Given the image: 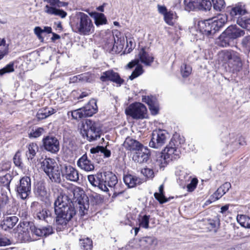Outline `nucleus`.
Wrapping results in <instances>:
<instances>
[{
    "label": "nucleus",
    "instance_id": "9b49d317",
    "mask_svg": "<svg viewBox=\"0 0 250 250\" xmlns=\"http://www.w3.org/2000/svg\"><path fill=\"white\" fill-rule=\"evenodd\" d=\"M146 107L141 103L132 104L125 109L126 114L134 119H142L146 118Z\"/></svg>",
    "mask_w": 250,
    "mask_h": 250
},
{
    "label": "nucleus",
    "instance_id": "2eb2a0df",
    "mask_svg": "<svg viewBox=\"0 0 250 250\" xmlns=\"http://www.w3.org/2000/svg\"><path fill=\"white\" fill-rule=\"evenodd\" d=\"M60 167H61V173L62 177L70 181H78L79 174L78 171L75 167L67 164L61 165Z\"/></svg>",
    "mask_w": 250,
    "mask_h": 250
},
{
    "label": "nucleus",
    "instance_id": "0eeeda50",
    "mask_svg": "<svg viewBox=\"0 0 250 250\" xmlns=\"http://www.w3.org/2000/svg\"><path fill=\"white\" fill-rule=\"evenodd\" d=\"M83 127V135L85 134L89 141L91 142L100 138L101 129L99 123L91 120H86Z\"/></svg>",
    "mask_w": 250,
    "mask_h": 250
},
{
    "label": "nucleus",
    "instance_id": "72a5a7b5",
    "mask_svg": "<svg viewBox=\"0 0 250 250\" xmlns=\"http://www.w3.org/2000/svg\"><path fill=\"white\" fill-rule=\"evenodd\" d=\"M90 151L92 154H103L104 156L106 158L109 157L111 155L110 151L104 146H97L96 147L91 148Z\"/></svg>",
    "mask_w": 250,
    "mask_h": 250
},
{
    "label": "nucleus",
    "instance_id": "e2e57ef3",
    "mask_svg": "<svg viewBox=\"0 0 250 250\" xmlns=\"http://www.w3.org/2000/svg\"><path fill=\"white\" fill-rule=\"evenodd\" d=\"M208 224L210 225L211 228L215 229L217 228L219 226V219L215 218L214 219L209 220Z\"/></svg>",
    "mask_w": 250,
    "mask_h": 250
},
{
    "label": "nucleus",
    "instance_id": "c9c22d12",
    "mask_svg": "<svg viewBox=\"0 0 250 250\" xmlns=\"http://www.w3.org/2000/svg\"><path fill=\"white\" fill-rule=\"evenodd\" d=\"M154 197L160 204H163L168 201V199L164 195V185L162 184L159 187V192L154 194Z\"/></svg>",
    "mask_w": 250,
    "mask_h": 250
},
{
    "label": "nucleus",
    "instance_id": "423d86ee",
    "mask_svg": "<svg viewBox=\"0 0 250 250\" xmlns=\"http://www.w3.org/2000/svg\"><path fill=\"white\" fill-rule=\"evenodd\" d=\"M245 34V31L236 25L229 26L220 35V45L226 47L229 44V42L240 38Z\"/></svg>",
    "mask_w": 250,
    "mask_h": 250
},
{
    "label": "nucleus",
    "instance_id": "e433bc0d",
    "mask_svg": "<svg viewBox=\"0 0 250 250\" xmlns=\"http://www.w3.org/2000/svg\"><path fill=\"white\" fill-rule=\"evenodd\" d=\"M199 0H184L185 10L188 11L198 9Z\"/></svg>",
    "mask_w": 250,
    "mask_h": 250
},
{
    "label": "nucleus",
    "instance_id": "39448f33",
    "mask_svg": "<svg viewBox=\"0 0 250 250\" xmlns=\"http://www.w3.org/2000/svg\"><path fill=\"white\" fill-rule=\"evenodd\" d=\"M180 150L171 141L165 148L164 152L159 154L156 160V165H158L160 168L164 167L170 161L178 159L180 157Z\"/></svg>",
    "mask_w": 250,
    "mask_h": 250
},
{
    "label": "nucleus",
    "instance_id": "09e8293b",
    "mask_svg": "<svg viewBox=\"0 0 250 250\" xmlns=\"http://www.w3.org/2000/svg\"><path fill=\"white\" fill-rule=\"evenodd\" d=\"M242 47L247 51H250V36L244 37L241 42Z\"/></svg>",
    "mask_w": 250,
    "mask_h": 250
},
{
    "label": "nucleus",
    "instance_id": "c85d7f7f",
    "mask_svg": "<svg viewBox=\"0 0 250 250\" xmlns=\"http://www.w3.org/2000/svg\"><path fill=\"white\" fill-rule=\"evenodd\" d=\"M123 180L125 184L127 186L128 188L134 187L137 185H139L141 183L140 178L130 174L125 175Z\"/></svg>",
    "mask_w": 250,
    "mask_h": 250
},
{
    "label": "nucleus",
    "instance_id": "7c9ffc66",
    "mask_svg": "<svg viewBox=\"0 0 250 250\" xmlns=\"http://www.w3.org/2000/svg\"><path fill=\"white\" fill-rule=\"evenodd\" d=\"M56 110L52 107H45L39 110L37 114V117L39 120H42L52 115Z\"/></svg>",
    "mask_w": 250,
    "mask_h": 250
},
{
    "label": "nucleus",
    "instance_id": "a18cd8bd",
    "mask_svg": "<svg viewBox=\"0 0 250 250\" xmlns=\"http://www.w3.org/2000/svg\"><path fill=\"white\" fill-rule=\"evenodd\" d=\"M143 71L142 66L141 65H138L132 72L131 75L129 77V79L130 80H133L143 74Z\"/></svg>",
    "mask_w": 250,
    "mask_h": 250
},
{
    "label": "nucleus",
    "instance_id": "a878e982",
    "mask_svg": "<svg viewBox=\"0 0 250 250\" xmlns=\"http://www.w3.org/2000/svg\"><path fill=\"white\" fill-rule=\"evenodd\" d=\"M44 12L51 15L59 16L62 18H64L67 16V13L62 9H57L55 7L46 5L44 8Z\"/></svg>",
    "mask_w": 250,
    "mask_h": 250
},
{
    "label": "nucleus",
    "instance_id": "6e6d98bb",
    "mask_svg": "<svg viewBox=\"0 0 250 250\" xmlns=\"http://www.w3.org/2000/svg\"><path fill=\"white\" fill-rule=\"evenodd\" d=\"M11 244V240L0 233V247H4Z\"/></svg>",
    "mask_w": 250,
    "mask_h": 250
},
{
    "label": "nucleus",
    "instance_id": "412c9836",
    "mask_svg": "<svg viewBox=\"0 0 250 250\" xmlns=\"http://www.w3.org/2000/svg\"><path fill=\"white\" fill-rule=\"evenodd\" d=\"M104 185L108 188L114 187L118 182L117 178L115 174L109 171L102 173Z\"/></svg>",
    "mask_w": 250,
    "mask_h": 250
},
{
    "label": "nucleus",
    "instance_id": "c756f323",
    "mask_svg": "<svg viewBox=\"0 0 250 250\" xmlns=\"http://www.w3.org/2000/svg\"><path fill=\"white\" fill-rule=\"evenodd\" d=\"M50 173L47 174V176L49 177L50 179L52 181L56 183H60L61 179V176L62 175L61 173V167L60 168L57 164L55 167H53V169L49 171Z\"/></svg>",
    "mask_w": 250,
    "mask_h": 250
},
{
    "label": "nucleus",
    "instance_id": "37998d69",
    "mask_svg": "<svg viewBox=\"0 0 250 250\" xmlns=\"http://www.w3.org/2000/svg\"><path fill=\"white\" fill-rule=\"evenodd\" d=\"M198 10H208L211 7V3L209 0H199Z\"/></svg>",
    "mask_w": 250,
    "mask_h": 250
},
{
    "label": "nucleus",
    "instance_id": "58836bf2",
    "mask_svg": "<svg viewBox=\"0 0 250 250\" xmlns=\"http://www.w3.org/2000/svg\"><path fill=\"white\" fill-rule=\"evenodd\" d=\"M236 23L242 28L248 30H250V18L243 17L237 20Z\"/></svg>",
    "mask_w": 250,
    "mask_h": 250
},
{
    "label": "nucleus",
    "instance_id": "7ed1b4c3",
    "mask_svg": "<svg viewBox=\"0 0 250 250\" xmlns=\"http://www.w3.org/2000/svg\"><path fill=\"white\" fill-rule=\"evenodd\" d=\"M72 26L74 32L82 35H89L94 32L92 20L87 14L81 12L76 13Z\"/></svg>",
    "mask_w": 250,
    "mask_h": 250
},
{
    "label": "nucleus",
    "instance_id": "5fc2aeb1",
    "mask_svg": "<svg viewBox=\"0 0 250 250\" xmlns=\"http://www.w3.org/2000/svg\"><path fill=\"white\" fill-rule=\"evenodd\" d=\"M233 137L230 138L228 146L230 147L232 151H234L239 148L238 142L236 139L232 135Z\"/></svg>",
    "mask_w": 250,
    "mask_h": 250
},
{
    "label": "nucleus",
    "instance_id": "3c124183",
    "mask_svg": "<svg viewBox=\"0 0 250 250\" xmlns=\"http://www.w3.org/2000/svg\"><path fill=\"white\" fill-rule=\"evenodd\" d=\"M192 68L189 65L184 64L181 66V71L183 77H188L190 74Z\"/></svg>",
    "mask_w": 250,
    "mask_h": 250
},
{
    "label": "nucleus",
    "instance_id": "4be33fe9",
    "mask_svg": "<svg viewBox=\"0 0 250 250\" xmlns=\"http://www.w3.org/2000/svg\"><path fill=\"white\" fill-rule=\"evenodd\" d=\"M78 166L86 171H90L94 169V166L87 158L86 154L83 155L77 161Z\"/></svg>",
    "mask_w": 250,
    "mask_h": 250
},
{
    "label": "nucleus",
    "instance_id": "0e129e2a",
    "mask_svg": "<svg viewBox=\"0 0 250 250\" xmlns=\"http://www.w3.org/2000/svg\"><path fill=\"white\" fill-rule=\"evenodd\" d=\"M124 43V40H122L121 39H118L117 41L115 40L114 44L113 46V50L114 49V47L116 46L117 48L122 49L123 47Z\"/></svg>",
    "mask_w": 250,
    "mask_h": 250
},
{
    "label": "nucleus",
    "instance_id": "f3484780",
    "mask_svg": "<svg viewBox=\"0 0 250 250\" xmlns=\"http://www.w3.org/2000/svg\"><path fill=\"white\" fill-rule=\"evenodd\" d=\"M87 178L89 182L93 187H97L104 192L108 191V188L105 185H104L102 172H98L96 175H88Z\"/></svg>",
    "mask_w": 250,
    "mask_h": 250
},
{
    "label": "nucleus",
    "instance_id": "cd10ccee",
    "mask_svg": "<svg viewBox=\"0 0 250 250\" xmlns=\"http://www.w3.org/2000/svg\"><path fill=\"white\" fill-rule=\"evenodd\" d=\"M144 102L148 105L149 109L152 115H156L158 112V105L156 99L153 97H145L143 98Z\"/></svg>",
    "mask_w": 250,
    "mask_h": 250
},
{
    "label": "nucleus",
    "instance_id": "79ce46f5",
    "mask_svg": "<svg viewBox=\"0 0 250 250\" xmlns=\"http://www.w3.org/2000/svg\"><path fill=\"white\" fill-rule=\"evenodd\" d=\"M51 213L49 210L46 209H42L37 213V217L40 220H45L48 222V219L50 218Z\"/></svg>",
    "mask_w": 250,
    "mask_h": 250
},
{
    "label": "nucleus",
    "instance_id": "393cba45",
    "mask_svg": "<svg viewBox=\"0 0 250 250\" xmlns=\"http://www.w3.org/2000/svg\"><path fill=\"white\" fill-rule=\"evenodd\" d=\"M18 221V218L15 216L5 217L1 224V228L5 230L8 229H12Z\"/></svg>",
    "mask_w": 250,
    "mask_h": 250
},
{
    "label": "nucleus",
    "instance_id": "8fccbe9b",
    "mask_svg": "<svg viewBox=\"0 0 250 250\" xmlns=\"http://www.w3.org/2000/svg\"><path fill=\"white\" fill-rule=\"evenodd\" d=\"M224 194L225 193L221 191L219 188L217 190L210 196V199L208 202H209L210 203L212 202H214L220 199Z\"/></svg>",
    "mask_w": 250,
    "mask_h": 250
},
{
    "label": "nucleus",
    "instance_id": "de8ad7c7",
    "mask_svg": "<svg viewBox=\"0 0 250 250\" xmlns=\"http://www.w3.org/2000/svg\"><path fill=\"white\" fill-rule=\"evenodd\" d=\"M106 21L104 15L102 13L98 14L95 18V23L97 26L105 24Z\"/></svg>",
    "mask_w": 250,
    "mask_h": 250
},
{
    "label": "nucleus",
    "instance_id": "ddd939ff",
    "mask_svg": "<svg viewBox=\"0 0 250 250\" xmlns=\"http://www.w3.org/2000/svg\"><path fill=\"white\" fill-rule=\"evenodd\" d=\"M224 59L228 61L229 65L233 70L239 71L242 62L239 53L234 51H226L223 53Z\"/></svg>",
    "mask_w": 250,
    "mask_h": 250
},
{
    "label": "nucleus",
    "instance_id": "20e7f679",
    "mask_svg": "<svg viewBox=\"0 0 250 250\" xmlns=\"http://www.w3.org/2000/svg\"><path fill=\"white\" fill-rule=\"evenodd\" d=\"M227 20L228 17L226 14H220L212 20L199 22L198 25L203 34L211 35L214 34L222 27Z\"/></svg>",
    "mask_w": 250,
    "mask_h": 250
},
{
    "label": "nucleus",
    "instance_id": "2f4dec72",
    "mask_svg": "<svg viewBox=\"0 0 250 250\" xmlns=\"http://www.w3.org/2000/svg\"><path fill=\"white\" fill-rule=\"evenodd\" d=\"M237 221L243 227L250 229V217L244 214H238Z\"/></svg>",
    "mask_w": 250,
    "mask_h": 250
},
{
    "label": "nucleus",
    "instance_id": "c03bdc74",
    "mask_svg": "<svg viewBox=\"0 0 250 250\" xmlns=\"http://www.w3.org/2000/svg\"><path fill=\"white\" fill-rule=\"evenodd\" d=\"M213 7L217 11H221L225 8V2L224 0H212Z\"/></svg>",
    "mask_w": 250,
    "mask_h": 250
},
{
    "label": "nucleus",
    "instance_id": "69168bd1",
    "mask_svg": "<svg viewBox=\"0 0 250 250\" xmlns=\"http://www.w3.org/2000/svg\"><path fill=\"white\" fill-rule=\"evenodd\" d=\"M34 33L37 35V36L38 37V38H39V40H43V38L42 37L41 34L42 33V29L39 27V26H37L36 27H35L34 29Z\"/></svg>",
    "mask_w": 250,
    "mask_h": 250
},
{
    "label": "nucleus",
    "instance_id": "473e14b6",
    "mask_svg": "<svg viewBox=\"0 0 250 250\" xmlns=\"http://www.w3.org/2000/svg\"><path fill=\"white\" fill-rule=\"evenodd\" d=\"M28 150L26 153V157L28 160H32L39 150L38 145L36 143H30L28 147Z\"/></svg>",
    "mask_w": 250,
    "mask_h": 250
},
{
    "label": "nucleus",
    "instance_id": "603ef678",
    "mask_svg": "<svg viewBox=\"0 0 250 250\" xmlns=\"http://www.w3.org/2000/svg\"><path fill=\"white\" fill-rule=\"evenodd\" d=\"M14 71V63L10 62L4 67L0 69V75H2L5 73L12 72Z\"/></svg>",
    "mask_w": 250,
    "mask_h": 250
},
{
    "label": "nucleus",
    "instance_id": "13d9d810",
    "mask_svg": "<svg viewBox=\"0 0 250 250\" xmlns=\"http://www.w3.org/2000/svg\"><path fill=\"white\" fill-rule=\"evenodd\" d=\"M142 174L148 178H152L154 177L153 170L149 168H145L142 170Z\"/></svg>",
    "mask_w": 250,
    "mask_h": 250
},
{
    "label": "nucleus",
    "instance_id": "052dcab7",
    "mask_svg": "<svg viewBox=\"0 0 250 250\" xmlns=\"http://www.w3.org/2000/svg\"><path fill=\"white\" fill-rule=\"evenodd\" d=\"M3 48L0 50V60L3 58V57L8 53V45L2 44ZM2 46V45H1Z\"/></svg>",
    "mask_w": 250,
    "mask_h": 250
},
{
    "label": "nucleus",
    "instance_id": "774afa93",
    "mask_svg": "<svg viewBox=\"0 0 250 250\" xmlns=\"http://www.w3.org/2000/svg\"><path fill=\"white\" fill-rule=\"evenodd\" d=\"M139 62V60L138 59H135L134 60L132 61L131 62H129L127 65V67L128 68H132L135 65H138V63Z\"/></svg>",
    "mask_w": 250,
    "mask_h": 250
},
{
    "label": "nucleus",
    "instance_id": "a19ab883",
    "mask_svg": "<svg viewBox=\"0 0 250 250\" xmlns=\"http://www.w3.org/2000/svg\"><path fill=\"white\" fill-rule=\"evenodd\" d=\"M13 162L16 167L21 169L23 168L24 166L22 162L21 152L20 150H18L15 154L13 158Z\"/></svg>",
    "mask_w": 250,
    "mask_h": 250
},
{
    "label": "nucleus",
    "instance_id": "864d4df0",
    "mask_svg": "<svg viewBox=\"0 0 250 250\" xmlns=\"http://www.w3.org/2000/svg\"><path fill=\"white\" fill-rule=\"evenodd\" d=\"M43 129L42 127L36 128L33 129L29 133V137L30 138H37L41 135Z\"/></svg>",
    "mask_w": 250,
    "mask_h": 250
},
{
    "label": "nucleus",
    "instance_id": "4468645a",
    "mask_svg": "<svg viewBox=\"0 0 250 250\" xmlns=\"http://www.w3.org/2000/svg\"><path fill=\"white\" fill-rule=\"evenodd\" d=\"M31 179L29 177L24 176L21 178L19 184L17 187L18 196L22 199H25L31 193Z\"/></svg>",
    "mask_w": 250,
    "mask_h": 250
},
{
    "label": "nucleus",
    "instance_id": "f257e3e1",
    "mask_svg": "<svg viewBox=\"0 0 250 250\" xmlns=\"http://www.w3.org/2000/svg\"><path fill=\"white\" fill-rule=\"evenodd\" d=\"M57 229L61 230L75 214V205L67 195L61 194L54 204Z\"/></svg>",
    "mask_w": 250,
    "mask_h": 250
},
{
    "label": "nucleus",
    "instance_id": "4c0bfd02",
    "mask_svg": "<svg viewBox=\"0 0 250 250\" xmlns=\"http://www.w3.org/2000/svg\"><path fill=\"white\" fill-rule=\"evenodd\" d=\"M149 215H140L138 217L139 226L145 229H148L149 228Z\"/></svg>",
    "mask_w": 250,
    "mask_h": 250
},
{
    "label": "nucleus",
    "instance_id": "6ab92c4d",
    "mask_svg": "<svg viewBox=\"0 0 250 250\" xmlns=\"http://www.w3.org/2000/svg\"><path fill=\"white\" fill-rule=\"evenodd\" d=\"M247 13L246 6L242 3H237L234 6L232 7L229 12V14L231 18L234 21H237V20H239L243 18V16Z\"/></svg>",
    "mask_w": 250,
    "mask_h": 250
},
{
    "label": "nucleus",
    "instance_id": "bb28decb",
    "mask_svg": "<svg viewBox=\"0 0 250 250\" xmlns=\"http://www.w3.org/2000/svg\"><path fill=\"white\" fill-rule=\"evenodd\" d=\"M57 164L54 159L50 158H45L41 163V168L47 175L48 173H50V171L53 169V167Z\"/></svg>",
    "mask_w": 250,
    "mask_h": 250
},
{
    "label": "nucleus",
    "instance_id": "ea45409f",
    "mask_svg": "<svg viewBox=\"0 0 250 250\" xmlns=\"http://www.w3.org/2000/svg\"><path fill=\"white\" fill-rule=\"evenodd\" d=\"M80 241L81 246L83 250H91L93 245L92 241L90 238H81Z\"/></svg>",
    "mask_w": 250,
    "mask_h": 250
},
{
    "label": "nucleus",
    "instance_id": "f704fd0d",
    "mask_svg": "<svg viewBox=\"0 0 250 250\" xmlns=\"http://www.w3.org/2000/svg\"><path fill=\"white\" fill-rule=\"evenodd\" d=\"M177 16L175 12L172 11H168L164 16L165 22L169 25H173L176 21Z\"/></svg>",
    "mask_w": 250,
    "mask_h": 250
},
{
    "label": "nucleus",
    "instance_id": "49530a36",
    "mask_svg": "<svg viewBox=\"0 0 250 250\" xmlns=\"http://www.w3.org/2000/svg\"><path fill=\"white\" fill-rule=\"evenodd\" d=\"M79 81L82 82H91L93 81V76L91 74L85 73L79 75Z\"/></svg>",
    "mask_w": 250,
    "mask_h": 250
},
{
    "label": "nucleus",
    "instance_id": "a211bd4d",
    "mask_svg": "<svg viewBox=\"0 0 250 250\" xmlns=\"http://www.w3.org/2000/svg\"><path fill=\"white\" fill-rule=\"evenodd\" d=\"M149 156V150L147 147L143 146L135 152L133 155L132 159L135 162L141 164L146 162Z\"/></svg>",
    "mask_w": 250,
    "mask_h": 250
},
{
    "label": "nucleus",
    "instance_id": "680f3d73",
    "mask_svg": "<svg viewBox=\"0 0 250 250\" xmlns=\"http://www.w3.org/2000/svg\"><path fill=\"white\" fill-rule=\"evenodd\" d=\"M231 188V184L229 182H226L219 187L220 190H221L224 193H226L228 191L229 189Z\"/></svg>",
    "mask_w": 250,
    "mask_h": 250
},
{
    "label": "nucleus",
    "instance_id": "9d476101",
    "mask_svg": "<svg viewBox=\"0 0 250 250\" xmlns=\"http://www.w3.org/2000/svg\"><path fill=\"white\" fill-rule=\"evenodd\" d=\"M156 244L157 240L153 236H145L133 239L129 242V246L132 248L141 250H150L152 246Z\"/></svg>",
    "mask_w": 250,
    "mask_h": 250
},
{
    "label": "nucleus",
    "instance_id": "b1692460",
    "mask_svg": "<svg viewBox=\"0 0 250 250\" xmlns=\"http://www.w3.org/2000/svg\"><path fill=\"white\" fill-rule=\"evenodd\" d=\"M138 59L142 63L146 66H150L154 61V57L145 51L144 48H142L138 54Z\"/></svg>",
    "mask_w": 250,
    "mask_h": 250
},
{
    "label": "nucleus",
    "instance_id": "f8f14e48",
    "mask_svg": "<svg viewBox=\"0 0 250 250\" xmlns=\"http://www.w3.org/2000/svg\"><path fill=\"white\" fill-rule=\"evenodd\" d=\"M169 138L168 133L165 130H154L149 142V146L154 148H159L163 146Z\"/></svg>",
    "mask_w": 250,
    "mask_h": 250
},
{
    "label": "nucleus",
    "instance_id": "1a4fd4ad",
    "mask_svg": "<svg viewBox=\"0 0 250 250\" xmlns=\"http://www.w3.org/2000/svg\"><path fill=\"white\" fill-rule=\"evenodd\" d=\"M97 110L98 107L96 101L92 100L84 107L72 111L71 115L73 119L78 120L92 116Z\"/></svg>",
    "mask_w": 250,
    "mask_h": 250
},
{
    "label": "nucleus",
    "instance_id": "f03ea898",
    "mask_svg": "<svg viewBox=\"0 0 250 250\" xmlns=\"http://www.w3.org/2000/svg\"><path fill=\"white\" fill-rule=\"evenodd\" d=\"M19 238L24 242L35 241V237L46 236L53 233L52 228L48 226L42 228H36L33 223L25 222L21 223L18 226Z\"/></svg>",
    "mask_w": 250,
    "mask_h": 250
},
{
    "label": "nucleus",
    "instance_id": "dca6fc26",
    "mask_svg": "<svg viewBox=\"0 0 250 250\" xmlns=\"http://www.w3.org/2000/svg\"><path fill=\"white\" fill-rule=\"evenodd\" d=\"M43 144L44 148L52 153H56L60 149V143L55 137L48 136L43 138Z\"/></svg>",
    "mask_w": 250,
    "mask_h": 250
},
{
    "label": "nucleus",
    "instance_id": "4d7b16f0",
    "mask_svg": "<svg viewBox=\"0 0 250 250\" xmlns=\"http://www.w3.org/2000/svg\"><path fill=\"white\" fill-rule=\"evenodd\" d=\"M198 183V180L196 178L192 179L190 183L188 184L187 187L188 191L191 192L196 188Z\"/></svg>",
    "mask_w": 250,
    "mask_h": 250
},
{
    "label": "nucleus",
    "instance_id": "6e6552de",
    "mask_svg": "<svg viewBox=\"0 0 250 250\" xmlns=\"http://www.w3.org/2000/svg\"><path fill=\"white\" fill-rule=\"evenodd\" d=\"M70 191L73 194L72 201L73 203H77L79 205V211L82 215L85 213V210H86L88 208L87 197L85 196L84 191L80 187H75L71 189Z\"/></svg>",
    "mask_w": 250,
    "mask_h": 250
},
{
    "label": "nucleus",
    "instance_id": "bf43d9fd",
    "mask_svg": "<svg viewBox=\"0 0 250 250\" xmlns=\"http://www.w3.org/2000/svg\"><path fill=\"white\" fill-rule=\"evenodd\" d=\"M11 167V163L8 161H3L0 163V170L7 171Z\"/></svg>",
    "mask_w": 250,
    "mask_h": 250
},
{
    "label": "nucleus",
    "instance_id": "aec40b11",
    "mask_svg": "<svg viewBox=\"0 0 250 250\" xmlns=\"http://www.w3.org/2000/svg\"><path fill=\"white\" fill-rule=\"evenodd\" d=\"M100 80L102 82L110 81L120 84L123 82L119 74L112 70H109L103 72L100 77Z\"/></svg>",
    "mask_w": 250,
    "mask_h": 250
},
{
    "label": "nucleus",
    "instance_id": "338daca9",
    "mask_svg": "<svg viewBox=\"0 0 250 250\" xmlns=\"http://www.w3.org/2000/svg\"><path fill=\"white\" fill-rule=\"evenodd\" d=\"M157 7H158V12L160 14L163 15L164 16L166 15V14H167L168 12L167 11V9L166 8V7L165 6H161L160 5H158Z\"/></svg>",
    "mask_w": 250,
    "mask_h": 250
},
{
    "label": "nucleus",
    "instance_id": "5701e85b",
    "mask_svg": "<svg viewBox=\"0 0 250 250\" xmlns=\"http://www.w3.org/2000/svg\"><path fill=\"white\" fill-rule=\"evenodd\" d=\"M123 146L126 150L135 152L143 146L138 141L130 137L126 138Z\"/></svg>",
    "mask_w": 250,
    "mask_h": 250
}]
</instances>
